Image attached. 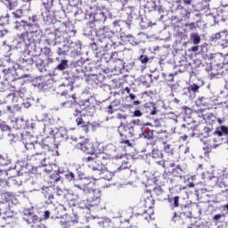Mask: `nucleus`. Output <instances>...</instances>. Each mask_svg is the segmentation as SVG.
Listing matches in <instances>:
<instances>
[{
	"instance_id": "60",
	"label": "nucleus",
	"mask_w": 228,
	"mask_h": 228,
	"mask_svg": "<svg viewBox=\"0 0 228 228\" xmlns=\"http://www.w3.org/2000/svg\"><path fill=\"white\" fill-rule=\"evenodd\" d=\"M169 167H170L171 168H174V167H175V164L174 162L169 163Z\"/></svg>"
},
{
	"instance_id": "20",
	"label": "nucleus",
	"mask_w": 228,
	"mask_h": 228,
	"mask_svg": "<svg viewBox=\"0 0 228 228\" xmlns=\"http://www.w3.org/2000/svg\"><path fill=\"white\" fill-rule=\"evenodd\" d=\"M164 151L167 156H174V148H172V145L167 144V142H164Z\"/></svg>"
},
{
	"instance_id": "7",
	"label": "nucleus",
	"mask_w": 228,
	"mask_h": 228,
	"mask_svg": "<svg viewBox=\"0 0 228 228\" xmlns=\"http://www.w3.org/2000/svg\"><path fill=\"white\" fill-rule=\"evenodd\" d=\"M77 148L89 156H94L95 154V148L94 147V143H92L88 138H86L78 142L77 144Z\"/></svg>"
},
{
	"instance_id": "17",
	"label": "nucleus",
	"mask_w": 228,
	"mask_h": 228,
	"mask_svg": "<svg viewBox=\"0 0 228 228\" xmlns=\"http://www.w3.org/2000/svg\"><path fill=\"white\" fill-rule=\"evenodd\" d=\"M167 202L171 204L172 209H175V208H179V196L175 197H167Z\"/></svg>"
},
{
	"instance_id": "42",
	"label": "nucleus",
	"mask_w": 228,
	"mask_h": 228,
	"mask_svg": "<svg viewBox=\"0 0 228 228\" xmlns=\"http://www.w3.org/2000/svg\"><path fill=\"white\" fill-rule=\"evenodd\" d=\"M191 92H199V88L200 86L197 84H194L192 86H190Z\"/></svg>"
},
{
	"instance_id": "34",
	"label": "nucleus",
	"mask_w": 228,
	"mask_h": 228,
	"mask_svg": "<svg viewBox=\"0 0 228 228\" xmlns=\"http://www.w3.org/2000/svg\"><path fill=\"white\" fill-rule=\"evenodd\" d=\"M100 152H104V146L102 144L97 145V149L95 150L94 156H97Z\"/></svg>"
},
{
	"instance_id": "12",
	"label": "nucleus",
	"mask_w": 228,
	"mask_h": 228,
	"mask_svg": "<svg viewBox=\"0 0 228 228\" xmlns=\"http://www.w3.org/2000/svg\"><path fill=\"white\" fill-rule=\"evenodd\" d=\"M154 204H155V201H154V199H152V197H148L146 199H144V201H143V206L146 209L148 210H151V211H154Z\"/></svg>"
},
{
	"instance_id": "62",
	"label": "nucleus",
	"mask_w": 228,
	"mask_h": 228,
	"mask_svg": "<svg viewBox=\"0 0 228 228\" xmlns=\"http://www.w3.org/2000/svg\"><path fill=\"white\" fill-rule=\"evenodd\" d=\"M194 186H195V184L193 183H189V188H193Z\"/></svg>"
},
{
	"instance_id": "25",
	"label": "nucleus",
	"mask_w": 228,
	"mask_h": 228,
	"mask_svg": "<svg viewBox=\"0 0 228 228\" xmlns=\"http://www.w3.org/2000/svg\"><path fill=\"white\" fill-rule=\"evenodd\" d=\"M224 33H227V30L216 33L215 35L212 36L211 41L216 42L217 40H220V38H222V34H224Z\"/></svg>"
},
{
	"instance_id": "37",
	"label": "nucleus",
	"mask_w": 228,
	"mask_h": 228,
	"mask_svg": "<svg viewBox=\"0 0 228 228\" xmlns=\"http://www.w3.org/2000/svg\"><path fill=\"white\" fill-rule=\"evenodd\" d=\"M43 54H45V56H46V58H49V56H51V48L45 47L43 49Z\"/></svg>"
},
{
	"instance_id": "32",
	"label": "nucleus",
	"mask_w": 228,
	"mask_h": 228,
	"mask_svg": "<svg viewBox=\"0 0 228 228\" xmlns=\"http://www.w3.org/2000/svg\"><path fill=\"white\" fill-rule=\"evenodd\" d=\"M23 11L21 9H18L12 12L14 19H21Z\"/></svg>"
},
{
	"instance_id": "6",
	"label": "nucleus",
	"mask_w": 228,
	"mask_h": 228,
	"mask_svg": "<svg viewBox=\"0 0 228 228\" xmlns=\"http://www.w3.org/2000/svg\"><path fill=\"white\" fill-rule=\"evenodd\" d=\"M84 161L86 163L89 168H92L94 172H98V174H102V170H104V167H106L105 162L98 161L96 157L94 155L85 158Z\"/></svg>"
},
{
	"instance_id": "35",
	"label": "nucleus",
	"mask_w": 228,
	"mask_h": 228,
	"mask_svg": "<svg viewBox=\"0 0 228 228\" xmlns=\"http://www.w3.org/2000/svg\"><path fill=\"white\" fill-rule=\"evenodd\" d=\"M110 60H112V61H118V53L113 52L110 56Z\"/></svg>"
},
{
	"instance_id": "55",
	"label": "nucleus",
	"mask_w": 228,
	"mask_h": 228,
	"mask_svg": "<svg viewBox=\"0 0 228 228\" xmlns=\"http://www.w3.org/2000/svg\"><path fill=\"white\" fill-rule=\"evenodd\" d=\"M129 97H130L131 101H134V99H136V96L133 94H130Z\"/></svg>"
},
{
	"instance_id": "57",
	"label": "nucleus",
	"mask_w": 228,
	"mask_h": 228,
	"mask_svg": "<svg viewBox=\"0 0 228 228\" xmlns=\"http://www.w3.org/2000/svg\"><path fill=\"white\" fill-rule=\"evenodd\" d=\"M159 165H162L163 168H165V167H166L165 161H159Z\"/></svg>"
},
{
	"instance_id": "44",
	"label": "nucleus",
	"mask_w": 228,
	"mask_h": 228,
	"mask_svg": "<svg viewBox=\"0 0 228 228\" xmlns=\"http://www.w3.org/2000/svg\"><path fill=\"white\" fill-rule=\"evenodd\" d=\"M186 26L189 28V29H191V31H193V29H195V28H197L193 22L188 23V24H186Z\"/></svg>"
},
{
	"instance_id": "50",
	"label": "nucleus",
	"mask_w": 228,
	"mask_h": 228,
	"mask_svg": "<svg viewBox=\"0 0 228 228\" xmlns=\"http://www.w3.org/2000/svg\"><path fill=\"white\" fill-rule=\"evenodd\" d=\"M221 193L225 195V197H228V187H226L225 189H222Z\"/></svg>"
},
{
	"instance_id": "36",
	"label": "nucleus",
	"mask_w": 228,
	"mask_h": 228,
	"mask_svg": "<svg viewBox=\"0 0 228 228\" xmlns=\"http://www.w3.org/2000/svg\"><path fill=\"white\" fill-rule=\"evenodd\" d=\"M205 134H207V136H210L211 133H213V128L209 127V126H205L203 129Z\"/></svg>"
},
{
	"instance_id": "14",
	"label": "nucleus",
	"mask_w": 228,
	"mask_h": 228,
	"mask_svg": "<svg viewBox=\"0 0 228 228\" xmlns=\"http://www.w3.org/2000/svg\"><path fill=\"white\" fill-rule=\"evenodd\" d=\"M96 37L100 41L106 40L108 38V31L105 28H100L96 31Z\"/></svg>"
},
{
	"instance_id": "18",
	"label": "nucleus",
	"mask_w": 228,
	"mask_h": 228,
	"mask_svg": "<svg viewBox=\"0 0 228 228\" xmlns=\"http://www.w3.org/2000/svg\"><path fill=\"white\" fill-rule=\"evenodd\" d=\"M24 220L27 224H37V222H38V216L30 214L24 217Z\"/></svg>"
},
{
	"instance_id": "49",
	"label": "nucleus",
	"mask_w": 228,
	"mask_h": 228,
	"mask_svg": "<svg viewBox=\"0 0 228 228\" xmlns=\"http://www.w3.org/2000/svg\"><path fill=\"white\" fill-rule=\"evenodd\" d=\"M56 193H57L58 197H61L63 195V191L61 189L57 188Z\"/></svg>"
},
{
	"instance_id": "3",
	"label": "nucleus",
	"mask_w": 228,
	"mask_h": 228,
	"mask_svg": "<svg viewBox=\"0 0 228 228\" xmlns=\"http://www.w3.org/2000/svg\"><path fill=\"white\" fill-rule=\"evenodd\" d=\"M53 145H54L53 139H51V137H46L41 143L37 144V151L32 155V158H34L37 163H43L45 161L47 151H51Z\"/></svg>"
},
{
	"instance_id": "45",
	"label": "nucleus",
	"mask_w": 228,
	"mask_h": 228,
	"mask_svg": "<svg viewBox=\"0 0 228 228\" xmlns=\"http://www.w3.org/2000/svg\"><path fill=\"white\" fill-rule=\"evenodd\" d=\"M180 218H181V216H177V213L175 212V213H174V216H173V217H172L173 222H177V220H179Z\"/></svg>"
},
{
	"instance_id": "48",
	"label": "nucleus",
	"mask_w": 228,
	"mask_h": 228,
	"mask_svg": "<svg viewBox=\"0 0 228 228\" xmlns=\"http://www.w3.org/2000/svg\"><path fill=\"white\" fill-rule=\"evenodd\" d=\"M49 216H51V212L49 210H45L44 215L45 219L47 220Z\"/></svg>"
},
{
	"instance_id": "5",
	"label": "nucleus",
	"mask_w": 228,
	"mask_h": 228,
	"mask_svg": "<svg viewBox=\"0 0 228 228\" xmlns=\"http://www.w3.org/2000/svg\"><path fill=\"white\" fill-rule=\"evenodd\" d=\"M118 131L120 136L119 143L126 145V147H133L132 142H134V140H133L131 130L125 125H121L118 126Z\"/></svg>"
},
{
	"instance_id": "51",
	"label": "nucleus",
	"mask_w": 228,
	"mask_h": 228,
	"mask_svg": "<svg viewBox=\"0 0 228 228\" xmlns=\"http://www.w3.org/2000/svg\"><path fill=\"white\" fill-rule=\"evenodd\" d=\"M191 51H192V53H197L199 51V45H196V46H192L191 48Z\"/></svg>"
},
{
	"instance_id": "1",
	"label": "nucleus",
	"mask_w": 228,
	"mask_h": 228,
	"mask_svg": "<svg viewBox=\"0 0 228 228\" xmlns=\"http://www.w3.org/2000/svg\"><path fill=\"white\" fill-rule=\"evenodd\" d=\"M94 183L89 182L83 186H78V198L83 199L89 208H95L101 204V191L94 189Z\"/></svg>"
},
{
	"instance_id": "10",
	"label": "nucleus",
	"mask_w": 228,
	"mask_h": 228,
	"mask_svg": "<svg viewBox=\"0 0 228 228\" xmlns=\"http://www.w3.org/2000/svg\"><path fill=\"white\" fill-rule=\"evenodd\" d=\"M58 33H60V29H56L55 34H50L45 39V44H47V45H54L56 44V37L58 38L61 37V35H58Z\"/></svg>"
},
{
	"instance_id": "40",
	"label": "nucleus",
	"mask_w": 228,
	"mask_h": 228,
	"mask_svg": "<svg viewBox=\"0 0 228 228\" xmlns=\"http://www.w3.org/2000/svg\"><path fill=\"white\" fill-rule=\"evenodd\" d=\"M5 35H8V30L4 29L3 26L0 25V38H3Z\"/></svg>"
},
{
	"instance_id": "29",
	"label": "nucleus",
	"mask_w": 228,
	"mask_h": 228,
	"mask_svg": "<svg viewBox=\"0 0 228 228\" xmlns=\"http://www.w3.org/2000/svg\"><path fill=\"white\" fill-rule=\"evenodd\" d=\"M25 148L27 151H34V152H37V144L35 145L33 142L26 143Z\"/></svg>"
},
{
	"instance_id": "28",
	"label": "nucleus",
	"mask_w": 228,
	"mask_h": 228,
	"mask_svg": "<svg viewBox=\"0 0 228 228\" xmlns=\"http://www.w3.org/2000/svg\"><path fill=\"white\" fill-rule=\"evenodd\" d=\"M51 189L46 188L44 191L45 199H48L51 200V199H54V195H53V192H50Z\"/></svg>"
},
{
	"instance_id": "4",
	"label": "nucleus",
	"mask_w": 228,
	"mask_h": 228,
	"mask_svg": "<svg viewBox=\"0 0 228 228\" xmlns=\"http://www.w3.org/2000/svg\"><path fill=\"white\" fill-rule=\"evenodd\" d=\"M4 74V79L5 81H12L11 83V88L13 93H11L8 94V97H12V99H15V92H17V71L15 70L14 67H11L8 69H3Z\"/></svg>"
},
{
	"instance_id": "54",
	"label": "nucleus",
	"mask_w": 228,
	"mask_h": 228,
	"mask_svg": "<svg viewBox=\"0 0 228 228\" xmlns=\"http://www.w3.org/2000/svg\"><path fill=\"white\" fill-rule=\"evenodd\" d=\"M184 4L190 5L193 0H183Z\"/></svg>"
},
{
	"instance_id": "47",
	"label": "nucleus",
	"mask_w": 228,
	"mask_h": 228,
	"mask_svg": "<svg viewBox=\"0 0 228 228\" xmlns=\"http://www.w3.org/2000/svg\"><path fill=\"white\" fill-rule=\"evenodd\" d=\"M220 218H222V214H217V215L214 216L213 220L215 222H218V220H220Z\"/></svg>"
},
{
	"instance_id": "61",
	"label": "nucleus",
	"mask_w": 228,
	"mask_h": 228,
	"mask_svg": "<svg viewBox=\"0 0 228 228\" xmlns=\"http://www.w3.org/2000/svg\"><path fill=\"white\" fill-rule=\"evenodd\" d=\"M71 98L73 99V102H76V94H72Z\"/></svg>"
},
{
	"instance_id": "31",
	"label": "nucleus",
	"mask_w": 228,
	"mask_h": 228,
	"mask_svg": "<svg viewBox=\"0 0 228 228\" xmlns=\"http://www.w3.org/2000/svg\"><path fill=\"white\" fill-rule=\"evenodd\" d=\"M142 134L147 140H152V138H154V132L151 130H148V133H142Z\"/></svg>"
},
{
	"instance_id": "24",
	"label": "nucleus",
	"mask_w": 228,
	"mask_h": 228,
	"mask_svg": "<svg viewBox=\"0 0 228 228\" xmlns=\"http://www.w3.org/2000/svg\"><path fill=\"white\" fill-rule=\"evenodd\" d=\"M69 67V61L62 60L61 63L57 66L59 70H65Z\"/></svg>"
},
{
	"instance_id": "9",
	"label": "nucleus",
	"mask_w": 228,
	"mask_h": 228,
	"mask_svg": "<svg viewBox=\"0 0 228 228\" xmlns=\"http://www.w3.org/2000/svg\"><path fill=\"white\" fill-rule=\"evenodd\" d=\"M83 117H85V115L80 114V117L76 118L77 126L78 127V129H82L84 133H89L90 126H92V123H90V121H85V119H83Z\"/></svg>"
},
{
	"instance_id": "2",
	"label": "nucleus",
	"mask_w": 228,
	"mask_h": 228,
	"mask_svg": "<svg viewBox=\"0 0 228 228\" xmlns=\"http://www.w3.org/2000/svg\"><path fill=\"white\" fill-rule=\"evenodd\" d=\"M29 20H32L33 23H28V21L22 20L21 21H16V28H22L25 32H22L21 35L19 37L20 40L23 42L29 41V33H37L38 29V25L37 22V16H32L29 18Z\"/></svg>"
},
{
	"instance_id": "19",
	"label": "nucleus",
	"mask_w": 228,
	"mask_h": 228,
	"mask_svg": "<svg viewBox=\"0 0 228 228\" xmlns=\"http://www.w3.org/2000/svg\"><path fill=\"white\" fill-rule=\"evenodd\" d=\"M71 112L75 117H79L81 115V105L75 103L71 105Z\"/></svg>"
},
{
	"instance_id": "16",
	"label": "nucleus",
	"mask_w": 228,
	"mask_h": 228,
	"mask_svg": "<svg viewBox=\"0 0 228 228\" xmlns=\"http://www.w3.org/2000/svg\"><path fill=\"white\" fill-rule=\"evenodd\" d=\"M75 225L79 224V220L77 216L72 215L67 221H66V228H70L71 225Z\"/></svg>"
},
{
	"instance_id": "11",
	"label": "nucleus",
	"mask_w": 228,
	"mask_h": 228,
	"mask_svg": "<svg viewBox=\"0 0 228 228\" xmlns=\"http://www.w3.org/2000/svg\"><path fill=\"white\" fill-rule=\"evenodd\" d=\"M94 158H96V161L106 164V161H110V159H111V155H109L106 152H100L99 154L94 156Z\"/></svg>"
},
{
	"instance_id": "15",
	"label": "nucleus",
	"mask_w": 228,
	"mask_h": 228,
	"mask_svg": "<svg viewBox=\"0 0 228 228\" xmlns=\"http://www.w3.org/2000/svg\"><path fill=\"white\" fill-rule=\"evenodd\" d=\"M1 199L4 202H12L15 199V195L12 192H4L1 194Z\"/></svg>"
},
{
	"instance_id": "26",
	"label": "nucleus",
	"mask_w": 228,
	"mask_h": 228,
	"mask_svg": "<svg viewBox=\"0 0 228 228\" xmlns=\"http://www.w3.org/2000/svg\"><path fill=\"white\" fill-rule=\"evenodd\" d=\"M162 193H164V191L161 186L158 185L153 188V194L156 195L157 197H161Z\"/></svg>"
},
{
	"instance_id": "23",
	"label": "nucleus",
	"mask_w": 228,
	"mask_h": 228,
	"mask_svg": "<svg viewBox=\"0 0 228 228\" xmlns=\"http://www.w3.org/2000/svg\"><path fill=\"white\" fill-rule=\"evenodd\" d=\"M8 211V203L0 202V215H6Z\"/></svg>"
},
{
	"instance_id": "33",
	"label": "nucleus",
	"mask_w": 228,
	"mask_h": 228,
	"mask_svg": "<svg viewBox=\"0 0 228 228\" xmlns=\"http://www.w3.org/2000/svg\"><path fill=\"white\" fill-rule=\"evenodd\" d=\"M35 63H36L37 67H44L45 61L40 56H37L35 59Z\"/></svg>"
},
{
	"instance_id": "58",
	"label": "nucleus",
	"mask_w": 228,
	"mask_h": 228,
	"mask_svg": "<svg viewBox=\"0 0 228 228\" xmlns=\"http://www.w3.org/2000/svg\"><path fill=\"white\" fill-rule=\"evenodd\" d=\"M224 211H228V204L223 206Z\"/></svg>"
},
{
	"instance_id": "46",
	"label": "nucleus",
	"mask_w": 228,
	"mask_h": 228,
	"mask_svg": "<svg viewBox=\"0 0 228 228\" xmlns=\"http://www.w3.org/2000/svg\"><path fill=\"white\" fill-rule=\"evenodd\" d=\"M142 115H143V113H142V110H137L134 112V117H142Z\"/></svg>"
},
{
	"instance_id": "63",
	"label": "nucleus",
	"mask_w": 228,
	"mask_h": 228,
	"mask_svg": "<svg viewBox=\"0 0 228 228\" xmlns=\"http://www.w3.org/2000/svg\"><path fill=\"white\" fill-rule=\"evenodd\" d=\"M134 104H135V105L140 104V101H134Z\"/></svg>"
},
{
	"instance_id": "41",
	"label": "nucleus",
	"mask_w": 228,
	"mask_h": 228,
	"mask_svg": "<svg viewBox=\"0 0 228 228\" xmlns=\"http://www.w3.org/2000/svg\"><path fill=\"white\" fill-rule=\"evenodd\" d=\"M139 60L141 63H147L149 61V57H147V55H141Z\"/></svg>"
},
{
	"instance_id": "56",
	"label": "nucleus",
	"mask_w": 228,
	"mask_h": 228,
	"mask_svg": "<svg viewBox=\"0 0 228 228\" xmlns=\"http://www.w3.org/2000/svg\"><path fill=\"white\" fill-rule=\"evenodd\" d=\"M124 92H126V94H131V89L129 87H126L124 89Z\"/></svg>"
},
{
	"instance_id": "53",
	"label": "nucleus",
	"mask_w": 228,
	"mask_h": 228,
	"mask_svg": "<svg viewBox=\"0 0 228 228\" xmlns=\"http://www.w3.org/2000/svg\"><path fill=\"white\" fill-rule=\"evenodd\" d=\"M179 172H181V167H175V169H173V174H179Z\"/></svg>"
},
{
	"instance_id": "38",
	"label": "nucleus",
	"mask_w": 228,
	"mask_h": 228,
	"mask_svg": "<svg viewBox=\"0 0 228 228\" xmlns=\"http://www.w3.org/2000/svg\"><path fill=\"white\" fill-rule=\"evenodd\" d=\"M51 178L55 181V183H58L61 179V176H60V174H53L51 175Z\"/></svg>"
},
{
	"instance_id": "27",
	"label": "nucleus",
	"mask_w": 228,
	"mask_h": 228,
	"mask_svg": "<svg viewBox=\"0 0 228 228\" xmlns=\"http://www.w3.org/2000/svg\"><path fill=\"white\" fill-rule=\"evenodd\" d=\"M151 156L154 159H161V158H163V153L159 151L153 150Z\"/></svg>"
},
{
	"instance_id": "59",
	"label": "nucleus",
	"mask_w": 228,
	"mask_h": 228,
	"mask_svg": "<svg viewBox=\"0 0 228 228\" xmlns=\"http://www.w3.org/2000/svg\"><path fill=\"white\" fill-rule=\"evenodd\" d=\"M225 42H226V44H228V31L225 34Z\"/></svg>"
},
{
	"instance_id": "52",
	"label": "nucleus",
	"mask_w": 228,
	"mask_h": 228,
	"mask_svg": "<svg viewBox=\"0 0 228 228\" xmlns=\"http://www.w3.org/2000/svg\"><path fill=\"white\" fill-rule=\"evenodd\" d=\"M158 113V110L156 107H153V110L150 112V115H156Z\"/></svg>"
},
{
	"instance_id": "30",
	"label": "nucleus",
	"mask_w": 228,
	"mask_h": 228,
	"mask_svg": "<svg viewBox=\"0 0 228 228\" xmlns=\"http://www.w3.org/2000/svg\"><path fill=\"white\" fill-rule=\"evenodd\" d=\"M65 177L67 179V181H69V183L71 181H76V175H74V173L72 172H68L66 175H65Z\"/></svg>"
},
{
	"instance_id": "43",
	"label": "nucleus",
	"mask_w": 228,
	"mask_h": 228,
	"mask_svg": "<svg viewBox=\"0 0 228 228\" xmlns=\"http://www.w3.org/2000/svg\"><path fill=\"white\" fill-rule=\"evenodd\" d=\"M17 6L16 3H9V4L7 5L8 10L12 11V10H15V7Z\"/></svg>"
},
{
	"instance_id": "39",
	"label": "nucleus",
	"mask_w": 228,
	"mask_h": 228,
	"mask_svg": "<svg viewBox=\"0 0 228 228\" xmlns=\"http://www.w3.org/2000/svg\"><path fill=\"white\" fill-rule=\"evenodd\" d=\"M113 104H115V102H112L111 104L109 107H107V113L109 115H113V113H114Z\"/></svg>"
},
{
	"instance_id": "8",
	"label": "nucleus",
	"mask_w": 228,
	"mask_h": 228,
	"mask_svg": "<svg viewBox=\"0 0 228 228\" xmlns=\"http://www.w3.org/2000/svg\"><path fill=\"white\" fill-rule=\"evenodd\" d=\"M154 210H144L142 213H135L130 217V222H135V224L142 222V220H146V222H151L152 220Z\"/></svg>"
},
{
	"instance_id": "64",
	"label": "nucleus",
	"mask_w": 228,
	"mask_h": 228,
	"mask_svg": "<svg viewBox=\"0 0 228 228\" xmlns=\"http://www.w3.org/2000/svg\"><path fill=\"white\" fill-rule=\"evenodd\" d=\"M128 38H130L129 42H131V40H133V36H128Z\"/></svg>"
},
{
	"instance_id": "21",
	"label": "nucleus",
	"mask_w": 228,
	"mask_h": 228,
	"mask_svg": "<svg viewBox=\"0 0 228 228\" xmlns=\"http://www.w3.org/2000/svg\"><path fill=\"white\" fill-rule=\"evenodd\" d=\"M191 40L192 41L194 45H199V44H200V36H199V34L197 33H192L191 35Z\"/></svg>"
},
{
	"instance_id": "13",
	"label": "nucleus",
	"mask_w": 228,
	"mask_h": 228,
	"mask_svg": "<svg viewBox=\"0 0 228 228\" xmlns=\"http://www.w3.org/2000/svg\"><path fill=\"white\" fill-rule=\"evenodd\" d=\"M214 134H216L217 136H228V127L225 126H221L216 128Z\"/></svg>"
},
{
	"instance_id": "22",
	"label": "nucleus",
	"mask_w": 228,
	"mask_h": 228,
	"mask_svg": "<svg viewBox=\"0 0 228 228\" xmlns=\"http://www.w3.org/2000/svg\"><path fill=\"white\" fill-rule=\"evenodd\" d=\"M216 184H217V186H218L219 188H221V189H224V190H225L226 188H228L227 182L224 181V180L222 179V176H219V177L217 178Z\"/></svg>"
}]
</instances>
